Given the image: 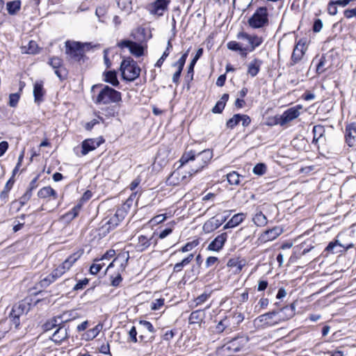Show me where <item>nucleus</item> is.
Masks as SVG:
<instances>
[{"instance_id": "1", "label": "nucleus", "mask_w": 356, "mask_h": 356, "mask_svg": "<svg viewBox=\"0 0 356 356\" xmlns=\"http://www.w3.org/2000/svg\"><path fill=\"white\" fill-rule=\"evenodd\" d=\"M213 157V152L210 149H204L201 152L196 153L195 151L191 150L185 152L179 162L180 166L190 164V170L188 172L193 177L195 174L200 172L210 162Z\"/></svg>"}, {"instance_id": "2", "label": "nucleus", "mask_w": 356, "mask_h": 356, "mask_svg": "<svg viewBox=\"0 0 356 356\" xmlns=\"http://www.w3.org/2000/svg\"><path fill=\"white\" fill-rule=\"evenodd\" d=\"M72 313V312H65L60 316L54 317L44 324V328L47 331L58 326L51 337V339L54 343L60 344L68 338L67 328L64 325H60L69 321L71 319L70 317Z\"/></svg>"}, {"instance_id": "3", "label": "nucleus", "mask_w": 356, "mask_h": 356, "mask_svg": "<svg viewBox=\"0 0 356 356\" xmlns=\"http://www.w3.org/2000/svg\"><path fill=\"white\" fill-rule=\"evenodd\" d=\"M284 312H289L288 316L286 318H284L282 315H280V318L277 319L275 318L277 314H278L276 312H270L261 314L254 320V324L258 327L261 328H266L278 324L280 321H284L291 318L294 315V307L291 306L284 307L281 310L280 313Z\"/></svg>"}, {"instance_id": "4", "label": "nucleus", "mask_w": 356, "mask_h": 356, "mask_svg": "<svg viewBox=\"0 0 356 356\" xmlns=\"http://www.w3.org/2000/svg\"><path fill=\"white\" fill-rule=\"evenodd\" d=\"M136 195V193H133L125 202L116 210L115 214L106 220L104 227H105L108 232H109L110 229L115 228L119 223L124 220L133 207Z\"/></svg>"}, {"instance_id": "5", "label": "nucleus", "mask_w": 356, "mask_h": 356, "mask_svg": "<svg viewBox=\"0 0 356 356\" xmlns=\"http://www.w3.org/2000/svg\"><path fill=\"white\" fill-rule=\"evenodd\" d=\"M92 99L96 104L106 105L121 102L122 94L108 86H104L97 95L95 97H93Z\"/></svg>"}, {"instance_id": "6", "label": "nucleus", "mask_w": 356, "mask_h": 356, "mask_svg": "<svg viewBox=\"0 0 356 356\" xmlns=\"http://www.w3.org/2000/svg\"><path fill=\"white\" fill-rule=\"evenodd\" d=\"M120 71L124 80L133 81L139 76L140 69L135 60L127 58L122 61Z\"/></svg>"}, {"instance_id": "7", "label": "nucleus", "mask_w": 356, "mask_h": 356, "mask_svg": "<svg viewBox=\"0 0 356 356\" xmlns=\"http://www.w3.org/2000/svg\"><path fill=\"white\" fill-rule=\"evenodd\" d=\"M269 15L266 7H259L256 9L252 15L248 19V24L252 29H261L268 26Z\"/></svg>"}, {"instance_id": "8", "label": "nucleus", "mask_w": 356, "mask_h": 356, "mask_svg": "<svg viewBox=\"0 0 356 356\" xmlns=\"http://www.w3.org/2000/svg\"><path fill=\"white\" fill-rule=\"evenodd\" d=\"M65 47V53L68 58L74 61H79L83 56L85 51L90 49V44L67 41Z\"/></svg>"}, {"instance_id": "9", "label": "nucleus", "mask_w": 356, "mask_h": 356, "mask_svg": "<svg viewBox=\"0 0 356 356\" xmlns=\"http://www.w3.org/2000/svg\"><path fill=\"white\" fill-rule=\"evenodd\" d=\"M182 166H179L178 168L172 172L170 175L168 177L166 180V183L170 186H178L180 184H186L191 180L192 176L188 172H182L180 170V168Z\"/></svg>"}, {"instance_id": "10", "label": "nucleus", "mask_w": 356, "mask_h": 356, "mask_svg": "<svg viewBox=\"0 0 356 356\" xmlns=\"http://www.w3.org/2000/svg\"><path fill=\"white\" fill-rule=\"evenodd\" d=\"M248 339L245 337H236L233 338L225 343L222 349L224 352H226L229 355H232L241 348H243L248 343Z\"/></svg>"}, {"instance_id": "11", "label": "nucleus", "mask_w": 356, "mask_h": 356, "mask_svg": "<svg viewBox=\"0 0 356 356\" xmlns=\"http://www.w3.org/2000/svg\"><path fill=\"white\" fill-rule=\"evenodd\" d=\"M237 38L247 42V47H249V51H253L257 47L260 46L264 40L262 37L257 35H251L245 32H239Z\"/></svg>"}, {"instance_id": "12", "label": "nucleus", "mask_w": 356, "mask_h": 356, "mask_svg": "<svg viewBox=\"0 0 356 356\" xmlns=\"http://www.w3.org/2000/svg\"><path fill=\"white\" fill-rule=\"evenodd\" d=\"M300 109H302V106L300 105L289 108V109L285 111L280 117L277 123L280 124L281 126H284V124L295 120L300 115Z\"/></svg>"}, {"instance_id": "13", "label": "nucleus", "mask_w": 356, "mask_h": 356, "mask_svg": "<svg viewBox=\"0 0 356 356\" xmlns=\"http://www.w3.org/2000/svg\"><path fill=\"white\" fill-rule=\"evenodd\" d=\"M307 49V48L305 46V42H302L301 40L298 41L293 49L290 65H294L299 63L303 58Z\"/></svg>"}, {"instance_id": "14", "label": "nucleus", "mask_w": 356, "mask_h": 356, "mask_svg": "<svg viewBox=\"0 0 356 356\" xmlns=\"http://www.w3.org/2000/svg\"><path fill=\"white\" fill-rule=\"evenodd\" d=\"M102 140L99 138H88L84 140L81 143V155L85 156L90 152L96 149L100 146Z\"/></svg>"}, {"instance_id": "15", "label": "nucleus", "mask_w": 356, "mask_h": 356, "mask_svg": "<svg viewBox=\"0 0 356 356\" xmlns=\"http://www.w3.org/2000/svg\"><path fill=\"white\" fill-rule=\"evenodd\" d=\"M119 46L122 48H128L130 53L136 57L141 56L143 54V47L135 42L122 40L119 43Z\"/></svg>"}, {"instance_id": "16", "label": "nucleus", "mask_w": 356, "mask_h": 356, "mask_svg": "<svg viewBox=\"0 0 356 356\" xmlns=\"http://www.w3.org/2000/svg\"><path fill=\"white\" fill-rule=\"evenodd\" d=\"M283 230L280 227H274L272 229H270L268 230H266V232H263L259 238V241L261 243H266L268 241H270L273 240H275L282 233Z\"/></svg>"}, {"instance_id": "17", "label": "nucleus", "mask_w": 356, "mask_h": 356, "mask_svg": "<svg viewBox=\"0 0 356 356\" xmlns=\"http://www.w3.org/2000/svg\"><path fill=\"white\" fill-rule=\"evenodd\" d=\"M227 239V234L226 232L219 234L209 244L207 250L215 252L220 251L223 248Z\"/></svg>"}, {"instance_id": "18", "label": "nucleus", "mask_w": 356, "mask_h": 356, "mask_svg": "<svg viewBox=\"0 0 356 356\" xmlns=\"http://www.w3.org/2000/svg\"><path fill=\"white\" fill-rule=\"evenodd\" d=\"M169 0H156L154 3L149 6L150 13L161 16L169 3Z\"/></svg>"}, {"instance_id": "19", "label": "nucleus", "mask_w": 356, "mask_h": 356, "mask_svg": "<svg viewBox=\"0 0 356 356\" xmlns=\"http://www.w3.org/2000/svg\"><path fill=\"white\" fill-rule=\"evenodd\" d=\"M155 233H153L149 237L145 235H140L138 236V242L136 245V248L139 252H143L147 250L152 243Z\"/></svg>"}, {"instance_id": "20", "label": "nucleus", "mask_w": 356, "mask_h": 356, "mask_svg": "<svg viewBox=\"0 0 356 356\" xmlns=\"http://www.w3.org/2000/svg\"><path fill=\"white\" fill-rule=\"evenodd\" d=\"M49 64L55 69V74L62 79L65 75V69L63 67L62 60L58 57H53L49 59Z\"/></svg>"}, {"instance_id": "21", "label": "nucleus", "mask_w": 356, "mask_h": 356, "mask_svg": "<svg viewBox=\"0 0 356 356\" xmlns=\"http://www.w3.org/2000/svg\"><path fill=\"white\" fill-rule=\"evenodd\" d=\"M139 325L142 326V327L144 330H146L149 332V335L147 337H145L144 335H140L139 337L141 341L147 342V341H152L154 339V332H156V330L154 329L152 324L147 321H140Z\"/></svg>"}, {"instance_id": "22", "label": "nucleus", "mask_w": 356, "mask_h": 356, "mask_svg": "<svg viewBox=\"0 0 356 356\" xmlns=\"http://www.w3.org/2000/svg\"><path fill=\"white\" fill-rule=\"evenodd\" d=\"M83 254V250H79L76 252L70 254L61 264L60 266L65 270V272L69 270L74 264L82 256Z\"/></svg>"}, {"instance_id": "23", "label": "nucleus", "mask_w": 356, "mask_h": 356, "mask_svg": "<svg viewBox=\"0 0 356 356\" xmlns=\"http://www.w3.org/2000/svg\"><path fill=\"white\" fill-rule=\"evenodd\" d=\"M261 65V60L254 58L248 65L247 74L252 77H254L259 72Z\"/></svg>"}, {"instance_id": "24", "label": "nucleus", "mask_w": 356, "mask_h": 356, "mask_svg": "<svg viewBox=\"0 0 356 356\" xmlns=\"http://www.w3.org/2000/svg\"><path fill=\"white\" fill-rule=\"evenodd\" d=\"M355 135H356V122L350 123L346 127V140L350 147L353 145Z\"/></svg>"}, {"instance_id": "25", "label": "nucleus", "mask_w": 356, "mask_h": 356, "mask_svg": "<svg viewBox=\"0 0 356 356\" xmlns=\"http://www.w3.org/2000/svg\"><path fill=\"white\" fill-rule=\"evenodd\" d=\"M129 258V256L128 252L118 254L113 259V261L108 266L106 270H108L110 268L113 267L115 264H119L122 268V270H124L127 266Z\"/></svg>"}, {"instance_id": "26", "label": "nucleus", "mask_w": 356, "mask_h": 356, "mask_svg": "<svg viewBox=\"0 0 356 356\" xmlns=\"http://www.w3.org/2000/svg\"><path fill=\"white\" fill-rule=\"evenodd\" d=\"M44 94V90L43 88L42 82H35L33 87V96L35 102L40 104L43 100L42 97Z\"/></svg>"}, {"instance_id": "27", "label": "nucleus", "mask_w": 356, "mask_h": 356, "mask_svg": "<svg viewBox=\"0 0 356 356\" xmlns=\"http://www.w3.org/2000/svg\"><path fill=\"white\" fill-rule=\"evenodd\" d=\"M245 218V214L243 213H239L235 214L232 216V218L224 225L223 229H227L229 228H233L238 226L240 223H241Z\"/></svg>"}, {"instance_id": "28", "label": "nucleus", "mask_w": 356, "mask_h": 356, "mask_svg": "<svg viewBox=\"0 0 356 356\" xmlns=\"http://www.w3.org/2000/svg\"><path fill=\"white\" fill-rule=\"evenodd\" d=\"M103 328V325L101 323H98L95 327H94L92 329L88 330L87 332H86L83 337L86 341H90L95 339L99 333L101 332V330Z\"/></svg>"}, {"instance_id": "29", "label": "nucleus", "mask_w": 356, "mask_h": 356, "mask_svg": "<svg viewBox=\"0 0 356 356\" xmlns=\"http://www.w3.org/2000/svg\"><path fill=\"white\" fill-rule=\"evenodd\" d=\"M104 80L106 83L111 84L113 86L117 87L119 86V81L117 77L115 71H107L104 73Z\"/></svg>"}, {"instance_id": "30", "label": "nucleus", "mask_w": 356, "mask_h": 356, "mask_svg": "<svg viewBox=\"0 0 356 356\" xmlns=\"http://www.w3.org/2000/svg\"><path fill=\"white\" fill-rule=\"evenodd\" d=\"M38 195L40 198H47L49 197H53L54 200L57 198L56 192L50 186H45L40 189Z\"/></svg>"}, {"instance_id": "31", "label": "nucleus", "mask_w": 356, "mask_h": 356, "mask_svg": "<svg viewBox=\"0 0 356 356\" xmlns=\"http://www.w3.org/2000/svg\"><path fill=\"white\" fill-rule=\"evenodd\" d=\"M23 313V309L22 305H15L10 313V316L13 317V323L17 327L19 325V315Z\"/></svg>"}, {"instance_id": "32", "label": "nucleus", "mask_w": 356, "mask_h": 356, "mask_svg": "<svg viewBox=\"0 0 356 356\" xmlns=\"http://www.w3.org/2000/svg\"><path fill=\"white\" fill-rule=\"evenodd\" d=\"M21 8V1L15 0L6 3V9L10 15H16Z\"/></svg>"}, {"instance_id": "33", "label": "nucleus", "mask_w": 356, "mask_h": 356, "mask_svg": "<svg viewBox=\"0 0 356 356\" xmlns=\"http://www.w3.org/2000/svg\"><path fill=\"white\" fill-rule=\"evenodd\" d=\"M229 99L228 94H224L220 99L218 101L216 105L212 108V112L213 113H221L225 106L226 102Z\"/></svg>"}, {"instance_id": "34", "label": "nucleus", "mask_w": 356, "mask_h": 356, "mask_svg": "<svg viewBox=\"0 0 356 356\" xmlns=\"http://www.w3.org/2000/svg\"><path fill=\"white\" fill-rule=\"evenodd\" d=\"M205 316L204 310H195L189 316V322L191 324L199 323L202 322Z\"/></svg>"}, {"instance_id": "35", "label": "nucleus", "mask_w": 356, "mask_h": 356, "mask_svg": "<svg viewBox=\"0 0 356 356\" xmlns=\"http://www.w3.org/2000/svg\"><path fill=\"white\" fill-rule=\"evenodd\" d=\"M220 225V223L218 220L211 218L207 220L203 225V230L205 233H210L212 231L218 229Z\"/></svg>"}, {"instance_id": "36", "label": "nucleus", "mask_w": 356, "mask_h": 356, "mask_svg": "<svg viewBox=\"0 0 356 356\" xmlns=\"http://www.w3.org/2000/svg\"><path fill=\"white\" fill-rule=\"evenodd\" d=\"M118 8L125 12L129 13L132 10L131 0H116Z\"/></svg>"}, {"instance_id": "37", "label": "nucleus", "mask_w": 356, "mask_h": 356, "mask_svg": "<svg viewBox=\"0 0 356 356\" xmlns=\"http://www.w3.org/2000/svg\"><path fill=\"white\" fill-rule=\"evenodd\" d=\"M252 220L254 224L259 227L266 225L268 222L267 218L261 211L257 212Z\"/></svg>"}, {"instance_id": "38", "label": "nucleus", "mask_w": 356, "mask_h": 356, "mask_svg": "<svg viewBox=\"0 0 356 356\" xmlns=\"http://www.w3.org/2000/svg\"><path fill=\"white\" fill-rule=\"evenodd\" d=\"M314 141L318 142L324 135V127L320 124L315 125L313 128Z\"/></svg>"}, {"instance_id": "39", "label": "nucleus", "mask_w": 356, "mask_h": 356, "mask_svg": "<svg viewBox=\"0 0 356 356\" xmlns=\"http://www.w3.org/2000/svg\"><path fill=\"white\" fill-rule=\"evenodd\" d=\"M228 267H236V272H240L245 266V262L238 260V259H230L227 264Z\"/></svg>"}, {"instance_id": "40", "label": "nucleus", "mask_w": 356, "mask_h": 356, "mask_svg": "<svg viewBox=\"0 0 356 356\" xmlns=\"http://www.w3.org/2000/svg\"><path fill=\"white\" fill-rule=\"evenodd\" d=\"M240 175L235 171L227 175V181L231 185H238L240 183Z\"/></svg>"}, {"instance_id": "41", "label": "nucleus", "mask_w": 356, "mask_h": 356, "mask_svg": "<svg viewBox=\"0 0 356 356\" xmlns=\"http://www.w3.org/2000/svg\"><path fill=\"white\" fill-rule=\"evenodd\" d=\"M341 0L330 1L327 4V13L330 15H336L338 13L337 6Z\"/></svg>"}, {"instance_id": "42", "label": "nucleus", "mask_w": 356, "mask_h": 356, "mask_svg": "<svg viewBox=\"0 0 356 356\" xmlns=\"http://www.w3.org/2000/svg\"><path fill=\"white\" fill-rule=\"evenodd\" d=\"M337 245H339L341 247H343L346 250L353 248V243H350L349 245H348L347 246H345L344 245H342L338 241H332V242H330L328 245L327 246L326 248V250L327 252H330L331 253H334V248L337 246Z\"/></svg>"}, {"instance_id": "43", "label": "nucleus", "mask_w": 356, "mask_h": 356, "mask_svg": "<svg viewBox=\"0 0 356 356\" xmlns=\"http://www.w3.org/2000/svg\"><path fill=\"white\" fill-rule=\"evenodd\" d=\"M241 114H235L227 122V127L229 129H234L240 122Z\"/></svg>"}, {"instance_id": "44", "label": "nucleus", "mask_w": 356, "mask_h": 356, "mask_svg": "<svg viewBox=\"0 0 356 356\" xmlns=\"http://www.w3.org/2000/svg\"><path fill=\"white\" fill-rule=\"evenodd\" d=\"M79 209L80 207L79 206L73 207L69 212H67L63 216V218L69 220L74 219L78 216Z\"/></svg>"}, {"instance_id": "45", "label": "nucleus", "mask_w": 356, "mask_h": 356, "mask_svg": "<svg viewBox=\"0 0 356 356\" xmlns=\"http://www.w3.org/2000/svg\"><path fill=\"white\" fill-rule=\"evenodd\" d=\"M195 62L191 60L188 67L187 74L185 76V80L187 82H190L193 79V73H194V66L195 65Z\"/></svg>"}, {"instance_id": "46", "label": "nucleus", "mask_w": 356, "mask_h": 356, "mask_svg": "<svg viewBox=\"0 0 356 356\" xmlns=\"http://www.w3.org/2000/svg\"><path fill=\"white\" fill-rule=\"evenodd\" d=\"M252 171L255 175H263L266 171V165L264 163H258L253 168Z\"/></svg>"}, {"instance_id": "47", "label": "nucleus", "mask_w": 356, "mask_h": 356, "mask_svg": "<svg viewBox=\"0 0 356 356\" xmlns=\"http://www.w3.org/2000/svg\"><path fill=\"white\" fill-rule=\"evenodd\" d=\"M56 280L54 278V277L52 276V273H50L40 281V284L42 286L46 287L48 286L50 284L54 282Z\"/></svg>"}, {"instance_id": "48", "label": "nucleus", "mask_w": 356, "mask_h": 356, "mask_svg": "<svg viewBox=\"0 0 356 356\" xmlns=\"http://www.w3.org/2000/svg\"><path fill=\"white\" fill-rule=\"evenodd\" d=\"M228 326V321L227 318L221 320L216 325V330L217 332H222Z\"/></svg>"}, {"instance_id": "49", "label": "nucleus", "mask_w": 356, "mask_h": 356, "mask_svg": "<svg viewBox=\"0 0 356 356\" xmlns=\"http://www.w3.org/2000/svg\"><path fill=\"white\" fill-rule=\"evenodd\" d=\"M198 244L197 241H193L192 242L187 243L184 246H183L181 249L182 252H186L192 250L195 247H196Z\"/></svg>"}, {"instance_id": "50", "label": "nucleus", "mask_w": 356, "mask_h": 356, "mask_svg": "<svg viewBox=\"0 0 356 356\" xmlns=\"http://www.w3.org/2000/svg\"><path fill=\"white\" fill-rule=\"evenodd\" d=\"M19 99V95L17 93L10 94L9 96V105L11 107H15L17 106Z\"/></svg>"}, {"instance_id": "51", "label": "nucleus", "mask_w": 356, "mask_h": 356, "mask_svg": "<svg viewBox=\"0 0 356 356\" xmlns=\"http://www.w3.org/2000/svg\"><path fill=\"white\" fill-rule=\"evenodd\" d=\"M164 305V299H156L151 304L152 310H158Z\"/></svg>"}, {"instance_id": "52", "label": "nucleus", "mask_w": 356, "mask_h": 356, "mask_svg": "<svg viewBox=\"0 0 356 356\" xmlns=\"http://www.w3.org/2000/svg\"><path fill=\"white\" fill-rule=\"evenodd\" d=\"M110 279L113 286H118L122 281V277L119 273L115 276L111 275Z\"/></svg>"}, {"instance_id": "53", "label": "nucleus", "mask_w": 356, "mask_h": 356, "mask_svg": "<svg viewBox=\"0 0 356 356\" xmlns=\"http://www.w3.org/2000/svg\"><path fill=\"white\" fill-rule=\"evenodd\" d=\"M227 48L232 51H240L241 45L236 41H230L227 44Z\"/></svg>"}, {"instance_id": "54", "label": "nucleus", "mask_w": 356, "mask_h": 356, "mask_svg": "<svg viewBox=\"0 0 356 356\" xmlns=\"http://www.w3.org/2000/svg\"><path fill=\"white\" fill-rule=\"evenodd\" d=\"M209 297V295L204 293L195 299V306H198L204 303Z\"/></svg>"}, {"instance_id": "55", "label": "nucleus", "mask_w": 356, "mask_h": 356, "mask_svg": "<svg viewBox=\"0 0 356 356\" xmlns=\"http://www.w3.org/2000/svg\"><path fill=\"white\" fill-rule=\"evenodd\" d=\"M38 44L35 41H30L28 44V49L26 51L27 54H34L37 53Z\"/></svg>"}, {"instance_id": "56", "label": "nucleus", "mask_w": 356, "mask_h": 356, "mask_svg": "<svg viewBox=\"0 0 356 356\" xmlns=\"http://www.w3.org/2000/svg\"><path fill=\"white\" fill-rule=\"evenodd\" d=\"M170 224H171L170 227L165 228V229L162 230L159 233V238L163 239V238H165L167 236H168L170 234L172 233L174 222H171Z\"/></svg>"}, {"instance_id": "57", "label": "nucleus", "mask_w": 356, "mask_h": 356, "mask_svg": "<svg viewBox=\"0 0 356 356\" xmlns=\"http://www.w3.org/2000/svg\"><path fill=\"white\" fill-rule=\"evenodd\" d=\"M65 273V270L62 268L60 265H59L56 268H55L51 272L52 276H54L56 280L61 277Z\"/></svg>"}, {"instance_id": "58", "label": "nucleus", "mask_w": 356, "mask_h": 356, "mask_svg": "<svg viewBox=\"0 0 356 356\" xmlns=\"http://www.w3.org/2000/svg\"><path fill=\"white\" fill-rule=\"evenodd\" d=\"M88 284V280L84 278L83 280H79L74 286V291H79L83 289Z\"/></svg>"}, {"instance_id": "59", "label": "nucleus", "mask_w": 356, "mask_h": 356, "mask_svg": "<svg viewBox=\"0 0 356 356\" xmlns=\"http://www.w3.org/2000/svg\"><path fill=\"white\" fill-rule=\"evenodd\" d=\"M323 28V22L321 19H316L313 25V31L315 33H318L321 31Z\"/></svg>"}, {"instance_id": "60", "label": "nucleus", "mask_w": 356, "mask_h": 356, "mask_svg": "<svg viewBox=\"0 0 356 356\" xmlns=\"http://www.w3.org/2000/svg\"><path fill=\"white\" fill-rule=\"evenodd\" d=\"M102 269V266L99 263H94L90 268V272L92 275L97 274Z\"/></svg>"}, {"instance_id": "61", "label": "nucleus", "mask_w": 356, "mask_h": 356, "mask_svg": "<svg viewBox=\"0 0 356 356\" xmlns=\"http://www.w3.org/2000/svg\"><path fill=\"white\" fill-rule=\"evenodd\" d=\"M129 338L131 339V341L134 343H136L137 342V331H136V329L134 326H133L131 330H129Z\"/></svg>"}, {"instance_id": "62", "label": "nucleus", "mask_w": 356, "mask_h": 356, "mask_svg": "<svg viewBox=\"0 0 356 356\" xmlns=\"http://www.w3.org/2000/svg\"><path fill=\"white\" fill-rule=\"evenodd\" d=\"M165 219H166V214H165V213L164 214H159V215H157V216H154L152 219V221L154 223L159 224V223H161L162 222H163Z\"/></svg>"}, {"instance_id": "63", "label": "nucleus", "mask_w": 356, "mask_h": 356, "mask_svg": "<svg viewBox=\"0 0 356 356\" xmlns=\"http://www.w3.org/2000/svg\"><path fill=\"white\" fill-rule=\"evenodd\" d=\"M189 49H188L181 56V58L175 63V65H181V66H184L186 58L188 56Z\"/></svg>"}, {"instance_id": "64", "label": "nucleus", "mask_w": 356, "mask_h": 356, "mask_svg": "<svg viewBox=\"0 0 356 356\" xmlns=\"http://www.w3.org/2000/svg\"><path fill=\"white\" fill-rule=\"evenodd\" d=\"M189 49H188L181 56V58L175 63V65H181V66H184L186 58L188 56Z\"/></svg>"}]
</instances>
